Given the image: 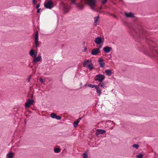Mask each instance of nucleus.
<instances>
[{
    "label": "nucleus",
    "instance_id": "1",
    "mask_svg": "<svg viewBox=\"0 0 158 158\" xmlns=\"http://www.w3.org/2000/svg\"><path fill=\"white\" fill-rule=\"evenodd\" d=\"M105 78L104 75L102 74H98L97 75L94 79L96 81H98L100 82H102Z\"/></svg>",
    "mask_w": 158,
    "mask_h": 158
},
{
    "label": "nucleus",
    "instance_id": "2",
    "mask_svg": "<svg viewBox=\"0 0 158 158\" xmlns=\"http://www.w3.org/2000/svg\"><path fill=\"white\" fill-rule=\"evenodd\" d=\"M38 33L37 31H36L35 35V48H37L39 46L40 44L38 43Z\"/></svg>",
    "mask_w": 158,
    "mask_h": 158
},
{
    "label": "nucleus",
    "instance_id": "3",
    "mask_svg": "<svg viewBox=\"0 0 158 158\" xmlns=\"http://www.w3.org/2000/svg\"><path fill=\"white\" fill-rule=\"evenodd\" d=\"M88 4L89 5L91 9L94 10V6L96 3L95 0H87Z\"/></svg>",
    "mask_w": 158,
    "mask_h": 158
},
{
    "label": "nucleus",
    "instance_id": "4",
    "mask_svg": "<svg viewBox=\"0 0 158 158\" xmlns=\"http://www.w3.org/2000/svg\"><path fill=\"white\" fill-rule=\"evenodd\" d=\"M53 4V2L51 0H50L44 4V6L46 8L51 9L52 7Z\"/></svg>",
    "mask_w": 158,
    "mask_h": 158
},
{
    "label": "nucleus",
    "instance_id": "5",
    "mask_svg": "<svg viewBox=\"0 0 158 158\" xmlns=\"http://www.w3.org/2000/svg\"><path fill=\"white\" fill-rule=\"evenodd\" d=\"M98 62L101 67L103 68L105 66V63L104 62V60L102 58H99L98 60Z\"/></svg>",
    "mask_w": 158,
    "mask_h": 158
},
{
    "label": "nucleus",
    "instance_id": "6",
    "mask_svg": "<svg viewBox=\"0 0 158 158\" xmlns=\"http://www.w3.org/2000/svg\"><path fill=\"white\" fill-rule=\"evenodd\" d=\"M94 41L96 44H100L102 42L103 43V40H102L101 37H98L95 38Z\"/></svg>",
    "mask_w": 158,
    "mask_h": 158
},
{
    "label": "nucleus",
    "instance_id": "7",
    "mask_svg": "<svg viewBox=\"0 0 158 158\" xmlns=\"http://www.w3.org/2000/svg\"><path fill=\"white\" fill-rule=\"evenodd\" d=\"M106 133L105 130L98 129L96 130L95 134L97 136H98L99 134H102Z\"/></svg>",
    "mask_w": 158,
    "mask_h": 158
},
{
    "label": "nucleus",
    "instance_id": "8",
    "mask_svg": "<svg viewBox=\"0 0 158 158\" xmlns=\"http://www.w3.org/2000/svg\"><path fill=\"white\" fill-rule=\"evenodd\" d=\"M33 100L29 99L28 101L25 104V106L27 108L29 107L30 106L33 104Z\"/></svg>",
    "mask_w": 158,
    "mask_h": 158
},
{
    "label": "nucleus",
    "instance_id": "9",
    "mask_svg": "<svg viewBox=\"0 0 158 158\" xmlns=\"http://www.w3.org/2000/svg\"><path fill=\"white\" fill-rule=\"evenodd\" d=\"M100 50L99 49L94 48L92 50L91 54L94 55H96L98 54Z\"/></svg>",
    "mask_w": 158,
    "mask_h": 158
},
{
    "label": "nucleus",
    "instance_id": "10",
    "mask_svg": "<svg viewBox=\"0 0 158 158\" xmlns=\"http://www.w3.org/2000/svg\"><path fill=\"white\" fill-rule=\"evenodd\" d=\"M112 49V48L111 47L106 46L103 48V50L105 53H108Z\"/></svg>",
    "mask_w": 158,
    "mask_h": 158
},
{
    "label": "nucleus",
    "instance_id": "11",
    "mask_svg": "<svg viewBox=\"0 0 158 158\" xmlns=\"http://www.w3.org/2000/svg\"><path fill=\"white\" fill-rule=\"evenodd\" d=\"M92 63V61L89 60H87L85 61L83 63V65L84 67H87L90 64V63Z\"/></svg>",
    "mask_w": 158,
    "mask_h": 158
},
{
    "label": "nucleus",
    "instance_id": "12",
    "mask_svg": "<svg viewBox=\"0 0 158 158\" xmlns=\"http://www.w3.org/2000/svg\"><path fill=\"white\" fill-rule=\"evenodd\" d=\"M41 56H38L37 57H35L34 59L33 62L36 63L40 61L41 60Z\"/></svg>",
    "mask_w": 158,
    "mask_h": 158
},
{
    "label": "nucleus",
    "instance_id": "13",
    "mask_svg": "<svg viewBox=\"0 0 158 158\" xmlns=\"http://www.w3.org/2000/svg\"><path fill=\"white\" fill-rule=\"evenodd\" d=\"M125 15L128 18L132 17L134 16V15L131 12H129V13H125Z\"/></svg>",
    "mask_w": 158,
    "mask_h": 158
},
{
    "label": "nucleus",
    "instance_id": "14",
    "mask_svg": "<svg viewBox=\"0 0 158 158\" xmlns=\"http://www.w3.org/2000/svg\"><path fill=\"white\" fill-rule=\"evenodd\" d=\"M112 70L110 69H107L105 71V73L108 76H110L112 74Z\"/></svg>",
    "mask_w": 158,
    "mask_h": 158
},
{
    "label": "nucleus",
    "instance_id": "15",
    "mask_svg": "<svg viewBox=\"0 0 158 158\" xmlns=\"http://www.w3.org/2000/svg\"><path fill=\"white\" fill-rule=\"evenodd\" d=\"M98 86H100L101 88L103 89H105V88H106L105 84L102 82H100L99 83Z\"/></svg>",
    "mask_w": 158,
    "mask_h": 158
},
{
    "label": "nucleus",
    "instance_id": "16",
    "mask_svg": "<svg viewBox=\"0 0 158 158\" xmlns=\"http://www.w3.org/2000/svg\"><path fill=\"white\" fill-rule=\"evenodd\" d=\"M95 89H96L97 92L99 94L98 95L100 96V94L102 93V92L101 90H100L99 86L97 85L95 88Z\"/></svg>",
    "mask_w": 158,
    "mask_h": 158
},
{
    "label": "nucleus",
    "instance_id": "17",
    "mask_svg": "<svg viewBox=\"0 0 158 158\" xmlns=\"http://www.w3.org/2000/svg\"><path fill=\"white\" fill-rule=\"evenodd\" d=\"M85 87H86L87 86H89V87H90V88H95L96 87V86H97V85H92L91 84H86L85 85Z\"/></svg>",
    "mask_w": 158,
    "mask_h": 158
},
{
    "label": "nucleus",
    "instance_id": "18",
    "mask_svg": "<svg viewBox=\"0 0 158 158\" xmlns=\"http://www.w3.org/2000/svg\"><path fill=\"white\" fill-rule=\"evenodd\" d=\"M8 158H13V154L11 152H10L8 153L7 155Z\"/></svg>",
    "mask_w": 158,
    "mask_h": 158
},
{
    "label": "nucleus",
    "instance_id": "19",
    "mask_svg": "<svg viewBox=\"0 0 158 158\" xmlns=\"http://www.w3.org/2000/svg\"><path fill=\"white\" fill-rule=\"evenodd\" d=\"M150 49L151 51H152L153 52L157 51V48H155L152 46V47H150Z\"/></svg>",
    "mask_w": 158,
    "mask_h": 158
},
{
    "label": "nucleus",
    "instance_id": "20",
    "mask_svg": "<svg viewBox=\"0 0 158 158\" xmlns=\"http://www.w3.org/2000/svg\"><path fill=\"white\" fill-rule=\"evenodd\" d=\"M99 18V16H97L95 17L94 18V25L96 26L97 25V21H98V19Z\"/></svg>",
    "mask_w": 158,
    "mask_h": 158
},
{
    "label": "nucleus",
    "instance_id": "21",
    "mask_svg": "<svg viewBox=\"0 0 158 158\" xmlns=\"http://www.w3.org/2000/svg\"><path fill=\"white\" fill-rule=\"evenodd\" d=\"M87 67L90 70L94 68V67L92 63H90V64L89 65V66H87Z\"/></svg>",
    "mask_w": 158,
    "mask_h": 158
},
{
    "label": "nucleus",
    "instance_id": "22",
    "mask_svg": "<svg viewBox=\"0 0 158 158\" xmlns=\"http://www.w3.org/2000/svg\"><path fill=\"white\" fill-rule=\"evenodd\" d=\"M34 53L35 51L31 49L30 51L29 54L31 56H32L33 55H34Z\"/></svg>",
    "mask_w": 158,
    "mask_h": 158
},
{
    "label": "nucleus",
    "instance_id": "23",
    "mask_svg": "<svg viewBox=\"0 0 158 158\" xmlns=\"http://www.w3.org/2000/svg\"><path fill=\"white\" fill-rule=\"evenodd\" d=\"M56 115V114L54 113H52L51 114V117L53 118H55Z\"/></svg>",
    "mask_w": 158,
    "mask_h": 158
},
{
    "label": "nucleus",
    "instance_id": "24",
    "mask_svg": "<svg viewBox=\"0 0 158 158\" xmlns=\"http://www.w3.org/2000/svg\"><path fill=\"white\" fill-rule=\"evenodd\" d=\"M137 158H143V155L142 154H139L136 156Z\"/></svg>",
    "mask_w": 158,
    "mask_h": 158
},
{
    "label": "nucleus",
    "instance_id": "25",
    "mask_svg": "<svg viewBox=\"0 0 158 158\" xmlns=\"http://www.w3.org/2000/svg\"><path fill=\"white\" fill-rule=\"evenodd\" d=\"M132 146L133 147L135 148L136 149H137L139 148V145L138 144H134L132 145Z\"/></svg>",
    "mask_w": 158,
    "mask_h": 158
},
{
    "label": "nucleus",
    "instance_id": "26",
    "mask_svg": "<svg viewBox=\"0 0 158 158\" xmlns=\"http://www.w3.org/2000/svg\"><path fill=\"white\" fill-rule=\"evenodd\" d=\"M83 158H88L87 154L86 152L83 154Z\"/></svg>",
    "mask_w": 158,
    "mask_h": 158
},
{
    "label": "nucleus",
    "instance_id": "27",
    "mask_svg": "<svg viewBox=\"0 0 158 158\" xmlns=\"http://www.w3.org/2000/svg\"><path fill=\"white\" fill-rule=\"evenodd\" d=\"M54 151L56 153H58L60 152V149L58 148H56L54 149Z\"/></svg>",
    "mask_w": 158,
    "mask_h": 158
},
{
    "label": "nucleus",
    "instance_id": "28",
    "mask_svg": "<svg viewBox=\"0 0 158 158\" xmlns=\"http://www.w3.org/2000/svg\"><path fill=\"white\" fill-rule=\"evenodd\" d=\"M78 123H77L76 121L74 122L73 123V125L74 127H76L78 124Z\"/></svg>",
    "mask_w": 158,
    "mask_h": 158
},
{
    "label": "nucleus",
    "instance_id": "29",
    "mask_svg": "<svg viewBox=\"0 0 158 158\" xmlns=\"http://www.w3.org/2000/svg\"><path fill=\"white\" fill-rule=\"evenodd\" d=\"M40 81L42 83H44L45 81V80L41 78H40Z\"/></svg>",
    "mask_w": 158,
    "mask_h": 158
},
{
    "label": "nucleus",
    "instance_id": "30",
    "mask_svg": "<svg viewBox=\"0 0 158 158\" xmlns=\"http://www.w3.org/2000/svg\"><path fill=\"white\" fill-rule=\"evenodd\" d=\"M55 118H56L57 120H60L61 118L60 116H57L56 115Z\"/></svg>",
    "mask_w": 158,
    "mask_h": 158
},
{
    "label": "nucleus",
    "instance_id": "31",
    "mask_svg": "<svg viewBox=\"0 0 158 158\" xmlns=\"http://www.w3.org/2000/svg\"><path fill=\"white\" fill-rule=\"evenodd\" d=\"M82 117H81L78 118L76 121L77 122V123H79V122L80 121Z\"/></svg>",
    "mask_w": 158,
    "mask_h": 158
},
{
    "label": "nucleus",
    "instance_id": "32",
    "mask_svg": "<svg viewBox=\"0 0 158 158\" xmlns=\"http://www.w3.org/2000/svg\"><path fill=\"white\" fill-rule=\"evenodd\" d=\"M107 0H103L102 1V4H104L107 2Z\"/></svg>",
    "mask_w": 158,
    "mask_h": 158
},
{
    "label": "nucleus",
    "instance_id": "33",
    "mask_svg": "<svg viewBox=\"0 0 158 158\" xmlns=\"http://www.w3.org/2000/svg\"><path fill=\"white\" fill-rule=\"evenodd\" d=\"M31 75H30L28 78L27 80L28 81V82H29L30 81L31 78Z\"/></svg>",
    "mask_w": 158,
    "mask_h": 158
},
{
    "label": "nucleus",
    "instance_id": "34",
    "mask_svg": "<svg viewBox=\"0 0 158 158\" xmlns=\"http://www.w3.org/2000/svg\"><path fill=\"white\" fill-rule=\"evenodd\" d=\"M40 3L37 4L36 6V9L39 8L40 7Z\"/></svg>",
    "mask_w": 158,
    "mask_h": 158
},
{
    "label": "nucleus",
    "instance_id": "35",
    "mask_svg": "<svg viewBox=\"0 0 158 158\" xmlns=\"http://www.w3.org/2000/svg\"><path fill=\"white\" fill-rule=\"evenodd\" d=\"M40 9H41L40 8L37 9V13H40Z\"/></svg>",
    "mask_w": 158,
    "mask_h": 158
},
{
    "label": "nucleus",
    "instance_id": "36",
    "mask_svg": "<svg viewBox=\"0 0 158 158\" xmlns=\"http://www.w3.org/2000/svg\"><path fill=\"white\" fill-rule=\"evenodd\" d=\"M35 0H33V3L34 4H35L36 3L35 2Z\"/></svg>",
    "mask_w": 158,
    "mask_h": 158
},
{
    "label": "nucleus",
    "instance_id": "37",
    "mask_svg": "<svg viewBox=\"0 0 158 158\" xmlns=\"http://www.w3.org/2000/svg\"><path fill=\"white\" fill-rule=\"evenodd\" d=\"M156 55L155 56L156 57L157 56L158 57V52L156 53Z\"/></svg>",
    "mask_w": 158,
    "mask_h": 158
},
{
    "label": "nucleus",
    "instance_id": "38",
    "mask_svg": "<svg viewBox=\"0 0 158 158\" xmlns=\"http://www.w3.org/2000/svg\"><path fill=\"white\" fill-rule=\"evenodd\" d=\"M86 48H85L84 49V51L85 52V51L86 50Z\"/></svg>",
    "mask_w": 158,
    "mask_h": 158
},
{
    "label": "nucleus",
    "instance_id": "39",
    "mask_svg": "<svg viewBox=\"0 0 158 158\" xmlns=\"http://www.w3.org/2000/svg\"><path fill=\"white\" fill-rule=\"evenodd\" d=\"M83 8V6H81V9H82Z\"/></svg>",
    "mask_w": 158,
    "mask_h": 158
},
{
    "label": "nucleus",
    "instance_id": "40",
    "mask_svg": "<svg viewBox=\"0 0 158 158\" xmlns=\"http://www.w3.org/2000/svg\"><path fill=\"white\" fill-rule=\"evenodd\" d=\"M72 3H75V2L73 0L72 1Z\"/></svg>",
    "mask_w": 158,
    "mask_h": 158
},
{
    "label": "nucleus",
    "instance_id": "41",
    "mask_svg": "<svg viewBox=\"0 0 158 158\" xmlns=\"http://www.w3.org/2000/svg\"><path fill=\"white\" fill-rule=\"evenodd\" d=\"M101 46H100V47H99V48H98V49H99V48H101Z\"/></svg>",
    "mask_w": 158,
    "mask_h": 158
},
{
    "label": "nucleus",
    "instance_id": "42",
    "mask_svg": "<svg viewBox=\"0 0 158 158\" xmlns=\"http://www.w3.org/2000/svg\"><path fill=\"white\" fill-rule=\"evenodd\" d=\"M147 52H146L145 53V54H147Z\"/></svg>",
    "mask_w": 158,
    "mask_h": 158
},
{
    "label": "nucleus",
    "instance_id": "43",
    "mask_svg": "<svg viewBox=\"0 0 158 158\" xmlns=\"http://www.w3.org/2000/svg\"><path fill=\"white\" fill-rule=\"evenodd\" d=\"M120 0L121 1H123V0Z\"/></svg>",
    "mask_w": 158,
    "mask_h": 158
},
{
    "label": "nucleus",
    "instance_id": "44",
    "mask_svg": "<svg viewBox=\"0 0 158 158\" xmlns=\"http://www.w3.org/2000/svg\"><path fill=\"white\" fill-rule=\"evenodd\" d=\"M31 98H32V96H31Z\"/></svg>",
    "mask_w": 158,
    "mask_h": 158
},
{
    "label": "nucleus",
    "instance_id": "45",
    "mask_svg": "<svg viewBox=\"0 0 158 158\" xmlns=\"http://www.w3.org/2000/svg\"><path fill=\"white\" fill-rule=\"evenodd\" d=\"M36 56H37V54L36 55H35V56L36 57Z\"/></svg>",
    "mask_w": 158,
    "mask_h": 158
}]
</instances>
